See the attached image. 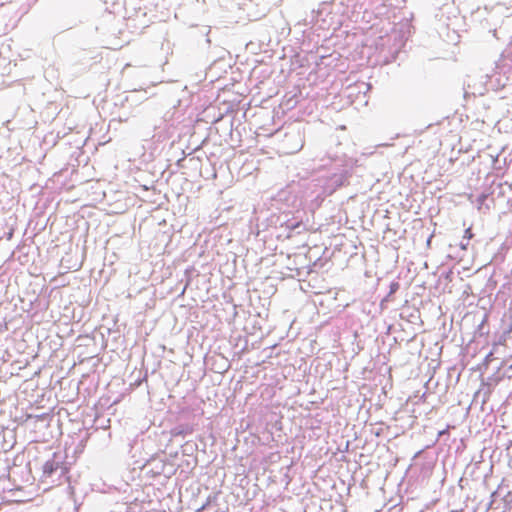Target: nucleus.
Wrapping results in <instances>:
<instances>
[{"instance_id":"1","label":"nucleus","mask_w":512,"mask_h":512,"mask_svg":"<svg viewBox=\"0 0 512 512\" xmlns=\"http://www.w3.org/2000/svg\"><path fill=\"white\" fill-rule=\"evenodd\" d=\"M53 465H54L53 462H46L45 465H44V471L46 473L51 474L53 472V470H54Z\"/></svg>"},{"instance_id":"2","label":"nucleus","mask_w":512,"mask_h":512,"mask_svg":"<svg viewBox=\"0 0 512 512\" xmlns=\"http://www.w3.org/2000/svg\"><path fill=\"white\" fill-rule=\"evenodd\" d=\"M465 237L468 238V239H471L473 237V233H472L471 228H467L465 230Z\"/></svg>"}]
</instances>
